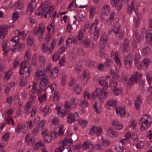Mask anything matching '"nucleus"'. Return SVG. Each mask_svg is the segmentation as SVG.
<instances>
[{
  "label": "nucleus",
  "instance_id": "nucleus-53",
  "mask_svg": "<svg viewBox=\"0 0 152 152\" xmlns=\"http://www.w3.org/2000/svg\"><path fill=\"white\" fill-rule=\"evenodd\" d=\"M34 42V39L32 36H28L27 40V44L29 46H31Z\"/></svg>",
  "mask_w": 152,
  "mask_h": 152
},
{
  "label": "nucleus",
  "instance_id": "nucleus-14",
  "mask_svg": "<svg viewBox=\"0 0 152 152\" xmlns=\"http://www.w3.org/2000/svg\"><path fill=\"white\" fill-rule=\"evenodd\" d=\"M45 122L44 121H42L38 124L37 127L34 128L33 130V133L34 134H36L40 131L43 128L45 124Z\"/></svg>",
  "mask_w": 152,
  "mask_h": 152
},
{
  "label": "nucleus",
  "instance_id": "nucleus-1",
  "mask_svg": "<svg viewBox=\"0 0 152 152\" xmlns=\"http://www.w3.org/2000/svg\"><path fill=\"white\" fill-rule=\"evenodd\" d=\"M45 70V68L43 66L38 68L35 74L36 78L37 80L41 79L39 87L41 90H44L46 89V86L48 83V79L44 76Z\"/></svg>",
  "mask_w": 152,
  "mask_h": 152
},
{
  "label": "nucleus",
  "instance_id": "nucleus-39",
  "mask_svg": "<svg viewBox=\"0 0 152 152\" xmlns=\"http://www.w3.org/2000/svg\"><path fill=\"white\" fill-rule=\"evenodd\" d=\"M99 84L102 86H103V89L104 88L106 89L108 87V84L107 82L104 80H101L99 81Z\"/></svg>",
  "mask_w": 152,
  "mask_h": 152
},
{
  "label": "nucleus",
  "instance_id": "nucleus-9",
  "mask_svg": "<svg viewBox=\"0 0 152 152\" xmlns=\"http://www.w3.org/2000/svg\"><path fill=\"white\" fill-rule=\"evenodd\" d=\"M148 117L146 115H145L143 117L140 119L139 121V123L141 125L140 129L142 131H143L145 130V128L143 126V124L147 127L150 126L151 124L150 122H148Z\"/></svg>",
  "mask_w": 152,
  "mask_h": 152
},
{
  "label": "nucleus",
  "instance_id": "nucleus-62",
  "mask_svg": "<svg viewBox=\"0 0 152 152\" xmlns=\"http://www.w3.org/2000/svg\"><path fill=\"white\" fill-rule=\"evenodd\" d=\"M132 138L134 142L137 141L138 139L137 134L134 133H133L132 135Z\"/></svg>",
  "mask_w": 152,
  "mask_h": 152
},
{
  "label": "nucleus",
  "instance_id": "nucleus-10",
  "mask_svg": "<svg viewBox=\"0 0 152 152\" xmlns=\"http://www.w3.org/2000/svg\"><path fill=\"white\" fill-rule=\"evenodd\" d=\"M83 37V31H80L78 36L75 39H72L71 38H68L66 41V45H68L70 43L74 44L78 40L80 41L82 39Z\"/></svg>",
  "mask_w": 152,
  "mask_h": 152
},
{
  "label": "nucleus",
  "instance_id": "nucleus-58",
  "mask_svg": "<svg viewBox=\"0 0 152 152\" xmlns=\"http://www.w3.org/2000/svg\"><path fill=\"white\" fill-rule=\"evenodd\" d=\"M60 95L58 92H56L54 94L53 99L54 102H57L60 98Z\"/></svg>",
  "mask_w": 152,
  "mask_h": 152
},
{
  "label": "nucleus",
  "instance_id": "nucleus-52",
  "mask_svg": "<svg viewBox=\"0 0 152 152\" xmlns=\"http://www.w3.org/2000/svg\"><path fill=\"white\" fill-rule=\"evenodd\" d=\"M113 64L112 61L111 59H107L105 62L104 65L106 67H109Z\"/></svg>",
  "mask_w": 152,
  "mask_h": 152
},
{
  "label": "nucleus",
  "instance_id": "nucleus-26",
  "mask_svg": "<svg viewBox=\"0 0 152 152\" xmlns=\"http://www.w3.org/2000/svg\"><path fill=\"white\" fill-rule=\"evenodd\" d=\"M116 112L118 115H120L121 117H124L125 113V108L118 107Z\"/></svg>",
  "mask_w": 152,
  "mask_h": 152
},
{
  "label": "nucleus",
  "instance_id": "nucleus-32",
  "mask_svg": "<svg viewBox=\"0 0 152 152\" xmlns=\"http://www.w3.org/2000/svg\"><path fill=\"white\" fill-rule=\"evenodd\" d=\"M110 8L107 5H105L102 8V13L105 15H108V13L109 12Z\"/></svg>",
  "mask_w": 152,
  "mask_h": 152
},
{
  "label": "nucleus",
  "instance_id": "nucleus-44",
  "mask_svg": "<svg viewBox=\"0 0 152 152\" xmlns=\"http://www.w3.org/2000/svg\"><path fill=\"white\" fill-rule=\"evenodd\" d=\"M50 4L48 1H46L43 4H42L41 7L42 9H45L46 11L48 7L50 6Z\"/></svg>",
  "mask_w": 152,
  "mask_h": 152
},
{
  "label": "nucleus",
  "instance_id": "nucleus-42",
  "mask_svg": "<svg viewBox=\"0 0 152 152\" xmlns=\"http://www.w3.org/2000/svg\"><path fill=\"white\" fill-rule=\"evenodd\" d=\"M143 53L145 56L150 55L151 53V51L149 48L148 46L145 47L143 49Z\"/></svg>",
  "mask_w": 152,
  "mask_h": 152
},
{
  "label": "nucleus",
  "instance_id": "nucleus-13",
  "mask_svg": "<svg viewBox=\"0 0 152 152\" xmlns=\"http://www.w3.org/2000/svg\"><path fill=\"white\" fill-rule=\"evenodd\" d=\"M78 119L79 117L77 113L73 114L69 113L67 118V121L68 123H72Z\"/></svg>",
  "mask_w": 152,
  "mask_h": 152
},
{
  "label": "nucleus",
  "instance_id": "nucleus-5",
  "mask_svg": "<svg viewBox=\"0 0 152 152\" xmlns=\"http://www.w3.org/2000/svg\"><path fill=\"white\" fill-rule=\"evenodd\" d=\"M141 76L140 74L136 72L130 77L129 79L127 85V88L129 89L131 88L134 83V81L136 83L138 82L140 80Z\"/></svg>",
  "mask_w": 152,
  "mask_h": 152
},
{
  "label": "nucleus",
  "instance_id": "nucleus-36",
  "mask_svg": "<svg viewBox=\"0 0 152 152\" xmlns=\"http://www.w3.org/2000/svg\"><path fill=\"white\" fill-rule=\"evenodd\" d=\"M32 5L33 4L31 3L28 4V7L27 9V13L28 15H31L33 11L34 8Z\"/></svg>",
  "mask_w": 152,
  "mask_h": 152
},
{
  "label": "nucleus",
  "instance_id": "nucleus-15",
  "mask_svg": "<svg viewBox=\"0 0 152 152\" xmlns=\"http://www.w3.org/2000/svg\"><path fill=\"white\" fill-rule=\"evenodd\" d=\"M8 27L5 25L0 27V36L1 39H3L5 37L7 32Z\"/></svg>",
  "mask_w": 152,
  "mask_h": 152
},
{
  "label": "nucleus",
  "instance_id": "nucleus-27",
  "mask_svg": "<svg viewBox=\"0 0 152 152\" xmlns=\"http://www.w3.org/2000/svg\"><path fill=\"white\" fill-rule=\"evenodd\" d=\"M141 102L140 97V96L137 97L136 99L135 100L134 103V107L136 110H139Z\"/></svg>",
  "mask_w": 152,
  "mask_h": 152
},
{
  "label": "nucleus",
  "instance_id": "nucleus-41",
  "mask_svg": "<svg viewBox=\"0 0 152 152\" xmlns=\"http://www.w3.org/2000/svg\"><path fill=\"white\" fill-rule=\"evenodd\" d=\"M36 96L34 94V92L33 91V93L30 95V97L29 99V101L27 103H29V104H32V103L34 101V99L36 98Z\"/></svg>",
  "mask_w": 152,
  "mask_h": 152
},
{
  "label": "nucleus",
  "instance_id": "nucleus-11",
  "mask_svg": "<svg viewBox=\"0 0 152 152\" xmlns=\"http://www.w3.org/2000/svg\"><path fill=\"white\" fill-rule=\"evenodd\" d=\"M133 57V54L131 53H130L125 57L124 63L126 67L128 69H130L131 68Z\"/></svg>",
  "mask_w": 152,
  "mask_h": 152
},
{
  "label": "nucleus",
  "instance_id": "nucleus-35",
  "mask_svg": "<svg viewBox=\"0 0 152 152\" xmlns=\"http://www.w3.org/2000/svg\"><path fill=\"white\" fill-rule=\"evenodd\" d=\"M114 3V6L118 10H120L122 7L121 2L119 1V0L113 2Z\"/></svg>",
  "mask_w": 152,
  "mask_h": 152
},
{
  "label": "nucleus",
  "instance_id": "nucleus-45",
  "mask_svg": "<svg viewBox=\"0 0 152 152\" xmlns=\"http://www.w3.org/2000/svg\"><path fill=\"white\" fill-rule=\"evenodd\" d=\"M147 78L148 83L149 85H151L152 81V75L151 73H148L146 75Z\"/></svg>",
  "mask_w": 152,
  "mask_h": 152
},
{
  "label": "nucleus",
  "instance_id": "nucleus-59",
  "mask_svg": "<svg viewBox=\"0 0 152 152\" xmlns=\"http://www.w3.org/2000/svg\"><path fill=\"white\" fill-rule=\"evenodd\" d=\"M79 105L82 107H85L88 106V103L87 101L84 100L81 103H80Z\"/></svg>",
  "mask_w": 152,
  "mask_h": 152
},
{
  "label": "nucleus",
  "instance_id": "nucleus-20",
  "mask_svg": "<svg viewBox=\"0 0 152 152\" xmlns=\"http://www.w3.org/2000/svg\"><path fill=\"white\" fill-rule=\"evenodd\" d=\"M34 141V138L31 137L30 134H27L26 136V141L29 145H33Z\"/></svg>",
  "mask_w": 152,
  "mask_h": 152
},
{
  "label": "nucleus",
  "instance_id": "nucleus-25",
  "mask_svg": "<svg viewBox=\"0 0 152 152\" xmlns=\"http://www.w3.org/2000/svg\"><path fill=\"white\" fill-rule=\"evenodd\" d=\"M44 146V143L42 141H39V142L34 145L33 147L35 150L37 151L39 147L43 148Z\"/></svg>",
  "mask_w": 152,
  "mask_h": 152
},
{
  "label": "nucleus",
  "instance_id": "nucleus-51",
  "mask_svg": "<svg viewBox=\"0 0 152 152\" xmlns=\"http://www.w3.org/2000/svg\"><path fill=\"white\" fill-rule=\"evenodd\" d=\"M18 41H15V40L14 39V37H13L12 39H10L9 41V43H10V45L11 46L14 47L17 44Z\"/></svg>",
  "mask_w": 152,
  "mask_h": 152
},
{
  "label": "nucleus",
  "instance_id": "nucleus-21",
  "mask_svg": "<svg viewBox=\"0 0 152 152\" xmlns=\"http://www.w3.org/2000/svg\"><path fill=\"white\" fill-rule=\"evenodd\" d=\"M56 152H72L71 148L70 147L64 148L63 146L57 148Z\"/></svg>",
  "mask_w": 152,
  "mask_h": 152
},
{
  "label": "nucleus",
  "instance_id": "nucleus-4",
  "mask_svg": "<svg viewBox=\"0 0 152 152\" xmlns=\"http://www.w3.org/2000/svg\"><path fill=\"white\" fill-rule=\"evenodd\" d=\"M57 133L55 132H51L49 134H47V130L45 129L42 131V135L46 142L49 143L51 142L56 137Z\"/></svg>",
  "mask_w": 152,
  "mask_h": 152
},
{
  "label": "nucleus",
  "instance_id": "nucleus-47",
  "mask_svg": "<svg viewBox=\"0 0 152 152\" xmlns=\"http://www.w3.org/2000/svg\"><path fill=\"white\" fill-rule=\"evenodd\" d=\"M120 28V26L119 25L117 24L113 26L112 29V31L114 33L117 34L119 31Z\"/></svg>",
  "mask_w": 152,
  "mask_h": 152
},
{
  "label": "nucleus",
  "instance_id": "nucleus-3",
  "mask_svg": "<svg viewBox=\"0 0 152 152\" xmlns=\"http://www.w3.org/2000/svg\"><path fill=\"white\" fill-rule=\"evenodd\" d=\"M71 108V106L67 101L65 102L63 106L56 108L59 116L62 118L64 117L69 112Z\"/></svg>",
  "mask_w": 152,
  "mask_h": 152
},
{
  "label": "nucleus",
  "instance_id": "nucleus-46",
  "mask_svg": "<svg viewBox=\"0 0 152 152\" xmlns=\"http://www.w3.org/2000/svg\"><path fill=\"white\" fill-rule=\"evenodd\" d=\"M60 57V54L59 52L57 53H55L52 56L53 60L54 62L58 61Z\"/></svg>",
  "mask_w": 152,
  "mask_h": 152
},
{
  "label": "nucleus",
  "instance_id": "nucleus-56",
  "mask_svg": "<svg viewBox=\"0 0 152 152\" xmlns=\"http://www.w3.org/2000/svg\"><path fill=\"white\" fill-rule=\"evenodd\" d=\"M88 66L91 69H94L97 66L96 63L94 61H91L89 63Z\"/></svg>",
  "mask_w": 152,
  "mask_h": 152
},
{
  "label": "nucleus",
  "instance_id": "nucleus-19",
  "mask_svg": "<svg viewBox=\"0 0 152 152\" xmlns=\"http://www.w3.org/2000/svg\"><path fill=\"white\" fill-rule=\"evenodd\" d=\"M107 134L110 137L114 138L117 136L118 134L116 132L113 130L111 128H110L107 129Z\"/></svg>",
  "mask_w": 152,
  "mask_h": 152
},
{
  "label": "nucleus",
  "instance_id": "nucleus-43",
  "mask_svg": "<svg viewBox=\"0 0 152 152\" xmlns=\"http://www.w3.org/2000/svg\"><path fill=\"white\" fill-rule=\"evenodd\" d=\"M134 3L133 1L132 2L130 6L128 8V13L129 15L131 14L132 11L133 10L134 7Z\"/></svg>",
  "mask_w": 152,
  "mask_h": 152
},
{
  "label": "nucleus",
  "instance_id": "nucleus-31",
  "mask_svg": "<svg viewBox=\"0 0 152 152\" xmlns=\"http://www.w3.org/2000/svg\"><path fill=\"white\" fill-rule=\"evenodd\" d=\"M8 41L7 40H5L3 41L2 44V47L3 48V51L4 53V55H6L8 53V51L7 50V44Z\"/></svg>",
  "mask_w": 152,
  "mask_h": 152
},
{
  "label": "nucleus",
  "instance_id": "nucleus-48",
  "mask_svg": "<svg viewBox=\"0 0 152 152\" xmlns=\"http://www.w3.org/2000/svg\"><path fill=\"white\" fill-rule=\"evenodd\" d=\"M90 44V41L89 39H86L83 42V45L86 48H88Z\"/></svg>",
  "mask_w": 152,
  "mask_h": 152
},
{
  "label": "nucleus",
  "instance_id": "nucleus-60",
  "mask_svg": "<svg viewBox=\"0 0 152 152\" xmlns=\"http://www.w3.org/2000/svg\"><path fill=\"white\" fill-rule=\"evenodd\" d=\"M19 17V13L17 12H15L13 14V15L12 17V19L13 20L16 21Z\"/></svg>",
  "mask_w": 152,
  "mask_h": 152
},
{
  "label": "nucleus",
  "instance_id": "nucleus-33",
  "mask_svg": "<svg viewBox=\"0 0 152 152\" xmlns=\"http://www.w3.org/2000/svg\"><path fill=\"white\" fill-rule=\"evenodd\" d=\"M23 2L20 0H18L14 5L13 7H17L19 10H20L23 8Z\"/></svg>",
  "mask_w": 152,
  "mask_h": 152
},
{
  "label": "nucleus",
  "instance_id": "nucleus-17",
  "mask_svg": "<svg viewBox=\"0 0 152 152\" xmlns=\"http://www.w3.org/2000/svg\"><path fill=\"white\" fill-rule=\"evenodd\" d=\"M118 53L117 52L115 53L114 52H111V57L114 60H115V63L116 64L118 67H120L121 64L119 61L118 58Z\"/></svg>",
  "mask_w": 152,
  "mask_h": 152
},
{
  "label": "nucleus",
  "instance_id": "nucleus-61",
  "mask_svg": "<svg viewBox=\"0 0 152 152\" xmlns=\"http://www.w3.org/2000/svg\"><path fill=\"white\" fill-rule=\"evenodd\" d=\"M22 132L23 133H25L28 129V124L26 123L23 124H22Z\"/></svg>",
  "mask_w": 152,
  "mask_h": 152
},
{
  "label": "nucleus",
  "instance_id": "nucleus-12",
  "mask_svg": "<svg viewBox=\"0 0 152 152\" xmlns=\"http://www.w3.org/2000/svg\"><path fill=\"white\" fill-rule=\"evenodd\" d=\"M45 30V27L43 23H41L39 25L37 31H34V34L37 35L39 37H42L44 34Z\"/></svg>",
  "mask_w": 152,
  "mask_h": 152
},
{
  "label": "nucleus",
  "instance_id": "nucleus-54",
  "mask_svg": "<svg viewBox=\"0 0 152 152\" xmlns=\"http://www.w3.org/2000/svg\"><path fill=\"white\" fill-rule=\"evenodd\" d=\"M49 107L48 106H45L43 107H41L40 110L42 112H44L45 115H46L48 112L49 110Z\"/></svg>",
  "mask_w": 152,
  "mask_h": 152
},
{
  "label": "nucleus",
  "instance_id": "nucleus-29",
  "mask_svg": "<svg viewBox=\"0 0 152 152\" xmlns=\"http://www.w3.org/2000/svg\"><path fill=\"white\" fill-rule=\"evenodd\" d=\"M151 62L150 61L148 58H145L143 61L142 64H143V68L144 69H146L148 66V65Z\"/></svg>",
  "mask_w": 152,
  "mask_h": 152
},
{
  "label": "nucleus",
  "instance_id": "nucleus-50",
  "mask_svg": "<svg viewBox=\"0 0 152 152\" xmlns=\"http://www.w3.org/2000/svg\"><path fill=\"white\" fill-rule=\"evenodd\" d=\"M81 90V88L79 87L77 85H75L74 91L76 94H80V93Z\"/></svg>",
  "mask_w": 152,
  "mask_h": 152
},
{
  "label": "nucleus",
  "instance_id": "nucleus-8",
  "mask_svg": "<svg viewBox=\"0 0 152 152\" xmlns=\"http://www.w3.org/2000/svg\"><path fill=\"white\" fill-rule=\"evenodd\" d=\"M141 33L143 37L145 36L147 42L150 45H152V31L151 30L148 32L144 28H143L141 30Z\"/></svg>",
  "mask_w": 152,
  "mask_h": 152
},
{
  "label": "nucleus",
  "instance_id": "nucleus-38",
  "mask_svg": "<svg viewBox=\"0 0 152 152\" xmlns=\"http://www.w3.org/2000/svg\"><path fill=\"white\" fill-rule=\"evenodd\" d=\"M12 71L9 70L8 72L6 73L4 77V81L8 80L10 78V76L12 75Z\"/></svg>",
  "mask_w": 152,
  "mask_h": 152
},
{
  "label": "nucleus",
  "instance_id": "nucleus-37",
  "mask_svg": "<svg viewBox=\"0 0 152 152\" xmlns=\"http://www.w3.org/2000/svg\"><path fill=\"white\" fill-rule=\"evenodd\" d=\"M57 42V40L55 39H54L51 42V45L49 49V51L50 53H51L53 51L54 48L55 46L56 45Z\"/></svg>",
  "mask_w": 152,
  "mask_h": 152
},
{
  "label": "nucleus",
  "instance_id": "nucleus-28",
  "mask_svg": "<svg viewBox=\"0 0 152 152\" xmlns=\"http://www.w3.org/2000/svg\"><path fill=\"white\" fill-rule=\"evenodd\" d=\"M45 11V9H44L41 7H40L38 8L35 14L37 16H41V17H42Z\"/></svg>",
  "mask_w": 152,
  "mask_h": 152
},
{
  "label": "nucleus",
  "instance_id": "nucleus-64",
  "mask_svg": "<svg viewBox=\"0 0 152 152\" xmlns=\"http://www.w3.org/2000/svg\"><path fill=\"white\" fill-rule=\"evenodd\" d=\"M46 98V94H45L42 96L39 97L38 100L40 103H42L44 100H45Z\"/></svg>",
  "mask_w": 152,
  "mask_h": 152
},
{
  "label": "nucleus",
  "instance_id": "nucleus-22",
  "mask_svg": "<svg viewBox=\"0 0 152 152\" xmlns=\"http://www.w3.org/2000/svg\"><path fill=\"white\" fill-rule=\"evenodd\" d=\"M130 50V48L129 45V41L127 39H125L124 42V44L123 47V50L122 52H128Z\"/></svg>",
  "mask_w": 152,
  "mask_h": 152
},
{
  "label": "nucleus",
  "instance_id": "nucleus-16",
  "mask_svg": "<svg viewBox=\"0 0 152 152\" xmlns=\"http://www.w3.org/2000/svg\"><path fill=\"white\" fill-rule=\"evenodd\" d=\"M95 24V27H94V39L95 40H96L98 38V35L99 32V29L97 28L96 27L97 25L98 24L97 21L96 20L95 23H92L91 25L92 27L93 26L94 24Z\"/></svg>",
  "mask_w": 152,
  "mask_h": 152
},
{
  "label": "nucleus",
  "instance_id": "nucleus-34",
  "mask_svg": "<svg viewBox=\"0 0 152 152\" xmlns=\"http://www.w3.org/2000/svg\"><path fill=\"white\" fill-rule=\"evenodd\" d=\"M134 64L138 69L141 70L143 68V65L141 61H134Z\"/></svg>",
  "mask_w": 152,
  "mask_h": 152
},
{
  "label": "nucleus",
  "instance_id": "nucleus-30",
  "mask_svg": "<svg viewBox=\"0 0 152 152\" xmlns=\"http://www.w3.org/2000/svg\"><path fill=\"white\" fill-rule=\"evenodd\" d=\"M112 125L114 128L116 129L119 130L122 128V125L119 124V122L114 121L112 122Z\"/></svg>",
  "mask_w": 152,
  "mask_h": 152
},
{
  "label": "nucleus",
  "instance_id": "nucleus-57",
  "mask_svg": "<svg viewBox=\"0 0 152 152\" xmlns=\"http://www.w3.org/2000/svg\"><path fill=\"white\" fill-rule=\"evenodd\" d=\"M96 129L95 126H94L91 127L90 129L89 134L91 136H93L95 133Z\"/></svg>",
  "mask_w": 152,
  "mask_h": 152
},
{
  "label": "nucleus",
  "instance_id": "nucleus-55",
  "mask_svg": "<svg viewBox=\"0 0 152 152\" xmlns=\"http://www.w3.org/2000/svg\"><path fill=\"white\" fill-rule=\"evenodd\" d=\"M122 91V88H117L114 90V93L115 95L118 96L121 94Z\"/></svg>",
  "mask_w": 152,
  "mask_h": 152
},
{
  "label": "nucleus",
  "instance_id": "nucleus-49",
  "mask_svg": "<svg viewBox=\"0 0 152 152\" xmlns=\"http://www.w3.org/2000/svg\"><path fill=\"white\" fill-rule=\"evenodd\" d=\"M39 60L40 64L42 65V66H44L45 64V61L44 56H40L39 57Z\"/></svg>",
  "mask_w": 152,
  "mask_h": 152
},
{
  "label": "nucleus",
  "instance_id": "nucleus-40",
  "mask_svg": "<svg viewBox=\"0 0 152 152\" xmlns=\"http://www.w3.org/2000/svg\"><path fill=\"white\" fill-rule=\"evenodd\" d=\"M94 107L95 109V111L97 113H99L102 111L101 107L100 106L97 107V102L96 101L94 105Z\"/></svg>",
  "mask_w": 152,
  "mask_h": 152
},
{
  "label": "nucleus",
  "instance_id": "nucleus-7",
  "mask_svg": "<svg viewBox=\"0 0 152 152\" xmlns=\"http://www.w3.org/2000/svg\"><path fill=\"white\" fill-rule=\"evenodd\" d=\"M31 106L32 104H29V103H27L24 107L25 113L27 115L31 114V117H32L35 115L36 111V108L34 107L31 108Z\"/></svg>",
  "mask_w": 152,
  "mask_h": 152
},
{
  "label": "nucleus",
  "instance_id": "nucleus-24",
  "mask_svg": "<svg viewBox=\"0 0 152 152\" xmlns=\"http://www.w3.org/2000/svg\"><path fill=\"white\" fill-rule=\"evenodd\" d=\"M116 105V102L114 100H110L108 101L107 104V108L109 110L112 108V107H115Z\"/></svg>",
  "mask_w": 152,
  "mask_h": 152
},
{
  "label": "nucleus",
  "instance_id": "nucleus-2",
  "mask_svg": "<svg viewBox=\"0 0 152 152\" xmlns=\"http://www.w3.org/2000/svg\"><path fill=\"white\" fill-rule=\"evenodd\" d=\"M19 73L22 75L23 78L21 79L20 83V86L24 87L27 83L26 79L30 75V71L29 67L26 66V63L22 62L20 65Z\"/></svg>",
  "mask_w": 152,
  "mask_h": 152
},
{
  "label": "nucleus",
  "instance_id": "nucleus-63",
  "mask_svg": "<svg viewBox=\"0 0 152 152\" xmlns=\"http://www.w3.org/2000/svg\"><path fill=\"white\" fill-rule=\"evenodd\" d=\"M137 124V122L135 120H134L131 123V124L129 125V127L132 129H134L135 127Z\"/></svg>",
  "mask_w": 152,
  "mask_h": 152
},
{
  "label": "nucleus",
  "instance_id": "nucleus-18",
  "mask_svg": "<svg viewBox=\"0 0 152 152\" xmlns=\"http://www.w3.org/2000/svg\"><path fill=\"white\" fill-rule=\"evenodd\" d=\"M89 73L87 70L84 71L81 77V81L84 85L86 84L89 78Z\"/></svg>",
  "mask_w": 152,
  "mask_h": 152
},
{
  "label": "nucleus",
  "instance_id": "nucleus-6",
  "mask_svg": "<svg viewBox=\"0 0 152 152\" xmlns=\"http://www.w3.org/2000/svg\"><path fill=\"white\" fill-rule=\"evenodd\" d=\"M107 93L102 92L100 89L97 88L94 93L93 95L92 96V99H95L96 98L98 99L100 101L102 102V100L105 99L107 97Z\"/></svg>",
  "mask_w": 152,
  "mask_h": 152
},
{
  "label": "nucleus",
  "instance_id": "nucleus-23",
  "mask_svg": "<svg viewBox=\"0 0 152 152\" xmlns=\"http://www.w3.org/2000/svg\"><path fill=\"white\" fill-rule=\"evenodd\" d=\"M109 37L108 34L106 32L103 34L100 38V43L104 44L107 42V39Z\"/></svg>",
  "mask_w": 152,
  "mask_h": 152
}]
</instances>
